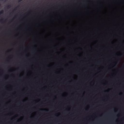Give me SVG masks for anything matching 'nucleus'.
Instances as JSON below:
<instances>
[{
	"instance_id": "1",
	"label": "nucleus",
	"mask_w": 124,
	"mask_h": 124,
	"mask_svg": "<svg viewBox=\"0 0 124 124\" xmlns=\"http://www.w3.org/2000/svg\"><path fill=\"white\" fill-rule=\"evenodd\" d=\"M11 7V5H8L7 6V8H9Z\"/></svg>"
},
{
	"instance_id": "2",
	"label": "nucleus",
	"mask_w": 124,
	"mask_h": 124,
	"mask_svg": "<svg viewBox=\"0 0 124 124\" xmlns=\"http://www.w3.org/2000/svg\"><path fill=\"white\" fill-rule=\"evenodd\" d=\"M4 11L3 10H2L0 12V15L1 14H3V13Z\"/></svg>"
},
{
	"instance_id": "3",
	"label": "nucleus",
	"mask_w": 124,
	"mask_h": 124,
	"mask_svg": "<svg viewBox=\"0 0 124 124\" xmlns=\"http://www.w3.org/2000/svg\"><path fill=\"white\" fill-rule=\"evenodd\" d=\"M23 0H18V2H20L21 1H22Z\"/></svg>"
},
{
	"instance_id": "4",
	"label": "nucleus",
	"mask_w": 124,
	"mask_h": 124,
	"mask_svg": "<svg viewBox=\"0 0 124 124\" xmlns=\"http://www.w3.org/2000/svg\"><path fill=\"white\" fill-rule=\"evenodd\" d=\"M40 110H41V111H43V110H43L42 109H40Z\"/></svg>"
},
{
	"instance_id": "5",
	"label": "nucleus",
	"mask_w": 124,
	"mask_h": 124,
	"mask_svg": "<svg viewBox=\"0 0 124 124\" xmlns=\"http://www.w3.org/2000/svg\"><path fill=\"white\" fill-rule=\"evenodd\" d=\"M3 19L1 20H0V21H3Z\"/></svg>"
},
{
	"instance_id": "6",
	"label": "nucleus",
	"mask_w": 124,
	"mask_h": 124,
	"mask_svg": "<svg viewBox=\"0 0 124 124\" xmlns=\"http://www.w3.org/2000/svg\"><path fill=\"white\" fill-rule=\"evenodd\" d=\"M3 0H0V1H3Z\"/></svg>"
},
{
	"instance_id": "7",
	"label": "nucleus",
	"mask_w": 124,
	"mask_h": 124,
	"mask_svg": "<svg viewBox=\"0 0 124 124\" xmlns=\"http://www.w3.org/2000/svg\"><path fill=\"white\" fill-rule=\"evenodd\" d=\"M8 0H5V1H6Z\"/></svg>"
},
{
	"instance_id": "8",
	"label": "nucleus",
	"mask_w": 124,
	"mask_h": 124,
	"mask_svg": "<svg viewBox=\"0 0 124 124\" xmlns=\"http://www.w3.org/2000/svg\"><path fill=\"white\" fill-rule=\"evenodd\" d=\"M1 6V4H0V7Z\"/></svg>"
},
{
	"instance_id": "9",
	"label": "nucleus",
	"mask_w": 124,
	"mask_h": 124,
	"mask_svg": "<svg viewBox=\"0 0 124 124\" xmlns=\"http://www.w3.org/2000/svg\"><path fill=\"white\" fill-rule=\"evenodd\" d=\"M16 8H15V9H14V10H16Z\"/></svg>"
},
{
	"instance_id": "10",
	"label": "nucleus",
	"mask_w": 124,
	"mask_h": 124,
	"mask_svg": "<svg viewBox=\"0 0 124 124\" xmlns=\"http://www.w3.org/2000/svg\"><path fill=\"white\" fill-rule=\"evenodd\" d=\"M119 95H121V94H119Z\"/></svg>"
},
{
	"instance_id": "11",
	"label": "nucleus",
	"mask_w": 124,
	"mask_h": 124,
	"mask_svg": "<svg viewBox=\"0 0 124 124\" xmlns=\"http://www.w3.org/2000/svg\"><path fill=\"white\" fill-rule=\"evenodd\" d=\"M105 92H106V91H105Z\"/></svg>"
}]
</instances>
